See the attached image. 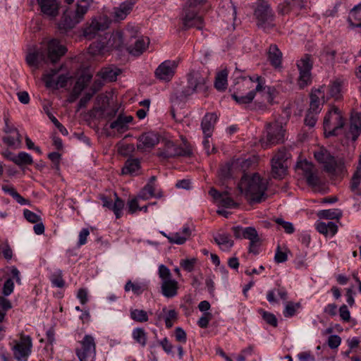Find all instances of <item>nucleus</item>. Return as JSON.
Returning a JSON list of instances; mask_svg holds the SVG:
<instances>
[{"mask_svg":"<svg viewBox=\"0 0 361 361\" xmlns=\"http://www.w3.org/2000/svg\"><path fill=\"white\" fill-rule=\"evenodd\" d=\"M88 51L92 56L104 55L108 53L105 42L100 41L92 43L89 47Z\"/></svg>","mask_w":361,"mask_h":361,"instance_id":"44","label":"nucleus"},{"mask_svg":"<svg viewBox=\"0 0 361 361\" xmlns=\"http://www.w3.org/2000/svg\"><path fill=\"white\" fill-rule=\"evenodd\" d=\"M344 80L341 78H336L329 83L328 86H321L319 88H324V95L326 100L333 98L335 100L342 97Z\"/></svg>","mask_w":361,"mask_h":361,"instance_id":"19","label":"nucleus"},{"mask_svg":"<svg viewBox=\"0 0 361 361\" xmlns=\"http://www.w3.org/2000/svg\"><path fill=\"white\" fill-rule=\"evenodd\" d=\"M264 88V79L259 75L237 78L233 87L232 98L239 104L251 103L257 92Z\"/></svg>","mask_w":361,"mask_h":361,"instance_id":"1","label":"nucleus"},{"mask_svg":"<svg viewBox=\"0 0 361 361\" xmlns=\"http://www.w3.org/2000/svg\"><path fill=\"white\" fill-rule=\"evenodd\" d=\"M110 21L106 17H99L92 20L91 23L84 29V36L89 39L94 38L99 31L107 29Z\"/></svg>","mask_w":361,"mask_h":361,"instance_id":"17","label":"nucleus"},{"mask_svg":"<svg viewBox=\"0 0 361 361\" xmlns=\"http://www.w3.org/2000/svg\"><path fill=\"white\" fill-rule=\"evenodd\" d=\"M42 13L50 18L59 14V5L56 0H37Z\"/></svg>","mask_w":361,"mask_h":361,"instance_id":"24","label":"nucleus"},{"mask_svg":"<svg viewBox=\"0 0 361 361\" xmlns=\"http://www.w3.org/2000/svg\"><path fill=\"white\" fill-rule=\"evenodd\" d=\"M66 51L63 45H61L57 39H53L47 42H43L40 51L29 53L26 56V61L30 66L38 68L48 61L56 63L66 54Z\"/></svg>","mask_w":361,"mask_h":361,"instance_id":"2","label":"nucleus"},{"mask_svg":"<svg viewBox=\"0 0 361 361\" xmlns=\"http://www.w3.org/2000/svg\"><path fill=\"white\" fill-rule=\"evenodd\" d=\"M195 263L196 259L192 258L182 259L180 262V264L184 270L190 272L194 269Z\"/></svg>","mask_w":361,"mask_h":361,"instance_id":"63","label":"nucleus"},{"mask_svg":"<svg viewBox=\"0 0 361 361\" xmlns=\"http://www.w3.org/2000/svg\"><path fill=\"white\" fill-rule=\"evenodd\" d=\"M326 99L324 95V88H317L312 90L310 94V104L308 111L319 114Z\"/></svg>","mask_w":361,"mask_h":361,"instance_id":"21","label":"nucleus"},{"mask_svg":"<svg viewBox=\"0 0 361 361\" xmlns=\"http://www.w3.org/2000/svg\"><path fill=\"white\" fill-rule=\"evenodd\" d=\"M286 130L282 123L275 121L267 126L265 134L260 139L261 146L267 149L282 143L285 140Z\"/></svg>","mask_w":361,"mask_h":361,"instance_id":"6","label":"nucleus"},{"mask_svg":"<svg viewBox=\"0 0 361 361\" xmlns=\"http://www.w3.org/2000/svg\"><path fill=\"white\" fill-rule=\"evenodd\" d=\"M207 75L200 71H192L188 76V92L206 96L207 91Z\"/></svg>","mask_w":361,"mask_h":361,"instance_id":"13","label":"nucleus"},{"mask_svg":"<svg viewBox=\"0 0 361 361\" xmlns=\"http://www.w3.org/2000/svg\"><path fill=\"white\" fill-rule=\"evenodd\" d=\"M11 161L18 166L31 165L33 163L31 155L25 152H19L17 156L11 159Z\"/></svg>","mask_w":361,"mask_h":361,"instance_id":"45","label":"nucleus"},{"mask_svg":"<svg viewBox=\"0 0 361 361\" xmlns=\"http://www.w3.org/2000/svg\"><path fill=\"white\" fill-rule=\"evenodd\" d=\"M288 159V154L286 149H279L273 157L271 161H277L279 163L285 164V161Z\"/></svg>","mask_w":361,"mask_h":361,"instance_id":"58","label":"nucleus"},{"mask_svg":"<svg viewBox=\"0 0 361 361\" xmlns=\"http://www.w3.org/2000/svg\"><path fill=\"white\" fill-rule=\"evenodd\" d=\"M250 238H247L250 240L249 245V252L257 255L259 252V248L262 245V239L255 230L254 233L252 234Z\"/></svg>","mask_w":361,"mask_h":361,"instance_id":"43","label":"nucleus"},{"mask_svg":"<svg viewBox=\"0 0 361 361\" xmlns=\"http://www.w3.org/2000/svg\"><path fill=\"white\" fill-rule=\"evenodd\" d=\"M192 153V149L190 145H185L183 149L177 147L173 142L166 140L165 141L164 152L159 155L164 157H172L175 156H190Z\"/></svg>","mask_w":361,"mask_h":361,"instance_id":"20","label":"nucleus"},{"mask_svg":"<svg viewBox=\"0 0 361 361\" xmlns=\"http://www.w3.org/2000/svg\"><path fill=\"white\" fill-rule=\"evenodd\" d=\"M158 274L161 279V293L167 298H172L178 295L179 284L177 281L171 278L170 269L164 264L159 267Z\"/></svg>","mask_w":361,"mask_h":361,"instance_id":"10","label":"nucleus"},{"mask_svg":"<svg viewBox=\"0 0 361 361\" xmlns=\"http://www.w3.org/2000/svg\"><path fill=\"white\" fill-rule=\"evenodd\" d=\"M130 317L133 320L139 323L147 322L149 319L147 312L143 310L131 309Z\"/></svg>","mask_w":361,"mask_h":361,"instance_id":"50","label":"nucleus"},{"mask_svg":"<svg viewBox=\"0 0 361 361\" xmlns=\"http://www.w3.org/2000/svg\"><path fill=\"white\" fill-rule=\"evenodd\" d=\"M140 169V163L137 159H128L122 169L123 174H135Z\"/></svg>","mask_w":361,"mask_h":361,"instance_id":"41","label":"nucleus"},{"mask_svg":"<svg viewBox=\"0 0 361 361\" xmlns=\"http://www.w3.org/2000/svg\"><path fill=\"white\" fill-rule=\"evenodd\" d=\"M13 357L18 361H27L32 353V338L20 333L18 338L14 339L11 343Z\"/></svg>","mask_w":361,"mask_h":361,"instance_id":"9","label":"nucleus"},{"mask_svg":"<svg viewBox=\"0 0 361 361\" xmlns=\"http://www.w3.org/2000/svg\"><path fill=\"white\" fill-rule=\"evenodd\" d=\"M345 121L341 111L336 107L331 108L324 118V130L326 137L336 135L344 126Z\"/></svg>","mask_w":361,"mask_h":361,"instance_id":"7","label":"nucleus"},{"mask_svg":"<svg viewBox=\"0 0 361 361\" xmlns=\"http://www.w3.org/2000/svg\"><path fill=\"white\" fill-rule=\"evenodd\" d=\"M315 159L323 165L324 170L336 176L343 177L347 170L342 159L336 161L324 147H317L314 152Z\"/></svg>","mask_w":361,"mask_h":361,"instance_id":"4","label":"nucleus"},{"mask_svg":"<svg viewBox=\"0 0 361 361\" xmlns=\"http://www.w3.org/2000/svg\"><path fill=\"white\" fill-rule=\"evenodd\" d=\"M286 169L285 164L271 161V173L275 178H282L286 175Z\"/></svg>","mask_w":361,"mask_h":361,"instance_id":"47","label":"nucleus"},{"mask_svg":"<svg viewBox=\"0 0 361 361\" xmlns=\"http://www.w3.org/2000/svg\"><path fill=\"white\" fill-rule=\"evenodd\" d=\"M216 244L220 247L222 250H229L233 245V240L231 236L227 233H219L214 238Z\"/></svg>","mask_w":361,"mask_h":361,"instance_id":"36","label":"nucleus"},{"mask_svg":"<svg viewBox=\"0 0 361 361\" xmlns=\"http://www.w3.org/2000/svg\"><path fill=\"white\" fill-rule=\"evenodd\" d=\"M348 20L351 26L361 27V3L351 9Z\"/></svg>","mask_w":361,"mask_h":361,"instance_id":"38","label":"nucleus"},{"mask_svg":"<svg viewBox=\"0 0 361 361\" xmlns=\"http://www.w3.org/2000/svg\"><path fill=\"white\" fill-rule=\"evenodd\" d=\"M361 181V171L356 170L353 175L350 181V188L353 192L357 190Z\"/></svg>","mask_w":361,"mask_h":361,"instance_id":"60","label":"nucleus"},{"mask_svg":"<svg viewBox=\"0 0 361 361\" xmlns=\"http://www.w3.org/2000/svg\"><path fill=\"white\" fill-rule=\"evenodd\" d=\"M256 229L254 227L243 228L240 226H233L231 228L234 237L237 239H247L252 237V234Z\"/></svg>","mask_w":361,"mask_h":361,"instance_id":"37","label":"nucleus"},{"mask_svg":"<svg viewBox=\"0 0 361 361\" xmlns=\"http://www.w3.org/2000/svg\"><path fill=\"white\" fill-rule=\"evenodd\" d=\"M71 77L68 75H59L56 80H51L49 78H47V87L52 89L62 88L66 86Z\"/></svg>","mask_w":361,"mask_h":361,"instance_id":"39","label":"nucleus"},{"mask_svg":"<svg viewBox=\"0 0 361 361\" xmlns=\"http://www.w3.org/2000/svg\"><path fill=\"white\" fill-rule=\"evenodd\" d=\"M208 3V0H188L184 7L202 11V7Z\"/></svg>","mask_w":361,"mask_h":361,"instance_id":"57","label":"nucleus"},{"mask_svg":"<svg viewBox=\"0 0 361 361\" xmlns=\"http://www.w3.org/2000/svg\"><path fill=\"white\" fill-rule=\"evenodd\" d=\"M336 51L331 47H325L321 54V60L326 63L333 62L336 56Z\"/></svg>","mask_w":361,"mask_h":361,"instance_id":"55","label":"nucleus"},{"mask_svg":"<svg viewBox=\"0 0 361 361\" xmlns=\"http://www.w3.org/2000/svg\"><path fill=\"white\" fill-rule=\"evenodd\" d=\"M238 189L247 201L259 203L267 198V181L258 173L244 174L238 183Z\"/></svg>","mask_w":361,"mask_h":361,"instance_id":"3","label":"nucleus"},{"mask_svg":"<svg viewBox=\"0 0 361 361\" xmlns=\"http://www.w3.org/2000/svg\"><path fill=\"white\" fill-rule=\"evenodd\" d=\"M300 303H294L293 302H288L286 303L284 310L283 315L285 317H293L297 310L300 309Z\"/></svg>","mask_w":361,"mask_h":361,"instance_id":"56","label":"nucleus"},{"mask_svg":"<svg viewBox=\"0 0 361 361\" xmlns=\"http://www.w3.org/2000/svg\"><path fill=\"white\" fill-rule=\"evenodd\" d=\"M258 162V159L255 156H250L247 159H238L232 163L233 169L240 168L241 171L245 172L250 169H254Z\"/></svg>","mask_w":361,"mask_h":361,"instance_id":"28","label":"nucleus"},{"mask_svg":"<svg viewBox=\"0 0 361 361\" xmlns=\"http://www.w3.org/2000/svg\"><path fill=\"white\" fill-rule=\"evenodd\" d=\"M132 337L142 347H145L147 341V333L142 328H135L133 330Z\"/></svg>","mask_w":361,"mask_h":361,"instance_id":"46","label":"nucleus"},{"mask_svg":"<svg viewBox=\"0 0 361 361\" xmlns=\"http://www.w3.org/2000/svg\"><path fill=\"white\" fill-rule=\"evenodd\" d=\"M167 239L169 243L178 245H182L185 243L187 239L190 235V231L188 227H184L180 231L173 233L169 235H166L164 233H161Z\"/></svg>","mask_w":361,"mask_h":361,"instance_id":"27","label":"nucleus"},{"mask_svg":"<svg viewBox=\"0 0 361 361\" xmlns=\"http://www.w3.org/2000/svg\"><path fill=\"white\" fill-rule=\"evenodd\" d=\"M315 228L319 233L323 234L326 237H332L338 231L337 225L332 221H329L327 223L318 221L315 224Z\"/></svg>","mask_w":361,"mask_h":361,"instance_id":"29","label":"nucleus"},{"mask_svg":"<svg viewBox=\"0 0 361 361\" xmlns=\"http://www.w3.org/2000/svg\"><path fill=\"white\" fill-rule=\"evenodd\" d=\"M156 177L152 176L149 183L141 190L138 197L143 200H147L152 197H161L162 192L159 191L156 192L155 182Z\"/></svg>","mask_w":361,"mask_h":361,"instance_id":"25","label":"nucleus"},{"mask_svg":"<svg viewBox=\"0 0 361 361\" xmlns=\"http://www.w3.org/2000/svg\"><path fill=\"white\" fill-rule=\"evenodd\" d=\"M228 73L227 69H224L217 73L215 79L214 86L218 90L222 91L226 89L228 85Z\"/></svg>","mask_w":361,"mask_h":361,"instance_id":"42","label":"nucleus"},{"mask_svg":"<svg viewBox=\"0 0 361 361\" xmlns=\"http://www.w3.org/2000/svg\"><path fill=\"white\" fill-rule=\"evenodd\" d=\"M258 312L262 315L264 321L269 325L276 327L278 324L277 319L276 316L269 312H267L262 309L258 310Z\"/></svg>","mask_w":361,"mask_h":361,"instance_id":"54","label":"nucleus"},{"mask_svg":"<svg viewBox=\"0 0 361 361\" xmlns=\"http://www.w3.org/2000/svg\"><path fill=\"white\" fill-rule=\"evenodd\" d=\"M126 292L132 291L135 295L142 294L145 290V286L143 283L140 282H133L129 280L125 285L124 287Z\"/></svg>","mask_w":361,"mask_h":361,"instance_id":"48","label":"nucleus"},{"mask_svg":"<svg viewBox=\"0 0 361 361\" xmlns=\"http://www.w3.org/2000/svg\"><path fill=\"white\" fill-rule=\"evenodd\" d=\"M51 281L52 284L56 287H58V288L63 287L65 283L62 278L61 271H59L54 273V274H52L51 276Z\"/></svg>","mask_w":361,"mask_h":361,"instance_id":"59","label":"nucleus"},{"mask_svg":"<svg viewBox=\"0 0 361 361\" xmlns=\"http://www.w3.org/2000/svg\"><path fill=\"white\" fill-rule=\"evenodd\" d=\"M23 215L27 221L32 224L38 223L41 221V218L39 215L29 209H25L23 212Z\"/></svg>","mask_w":361,"mask_h":361,"instance_id":"62","label":"nucleus"},{"mask_svg":"<svg viewBox=\"0 0 361 361\" xmlns=\"http://www.w3.org/2000/svg\"><path fill=\"white\" fill-rule=\"evenodd\" d=\"M14 283L11 279H7L3 286L2 293L5 296L11 295L13 292Z\"/></svg>","mask_w":361,"mask_h":361,"instance_id":"64","label":"nucleus"},{"mask_svg":"<svg viewBox=\"0 0 361 361\" xmlns=\"http://www.w3.org/2000/svg\"><path fill=\"white\" fill-rule=\"evenodd\" d=\"M137 0H126L114 7L112 13V17L115 21L119 22L124 20L132 11Z\"/></svg>","mask_w":361,"mask_h":361,"instance_id":"22","label":"nucleus"},{"mask_svg":"<svg viewBox=\"0 0 361 361\" xmlns=\"http://www.w3.org/2000/svg\"><path fill=\"white\" fill-rule=\"evenodd\" d=\"M217 120L218 115L216 113H207L204 116L201 122V128L204 136L212 137Z\"/></svg>","mask_w":361,"mask_h":361,"instance_id":"23","label":"nucleus"},{"mask_svg":"<svg viewBox=\"0 0 361 361\" xmlns=\"http://www.w3.org/2000/svg\"><path fill=\"white\" fill-rule=\"evenodd\" d=\"M137 148L142 152H148L153 149L160 141L159 135L154 132L142 134L137 140Z\"/></svg>","mask_w":361,"mask_h":361,"instance_id":"18","label":"nucleus"},{"mask_svg":"<svg viewBox=\"0 0 361 361\" xmlns=\"http://www.w3.org/2000/svg\"><path fill=\"white\" fill-rule=\"evenodd\" d=\"M341 319L344 322H349L350 320V312L348 306L345 304L342 305L338 310Z\"/></svg>","mask_w":361,"mask_h":361,"instance_id":"61","label":"nucleus"},{"mask_svg":"<svg viewBox=\"0 0 361 361\" xmlns=\"http://www.w3.org/2000/svg\"><path fill=\"white\" fill-rule=\"evenodd\" d=\"M133 120L131 116L120 115L114 121L111 122L109 128L117 133H123L128 130V124Z\"/></svg>","mask_w":361,"mask_h":361,"instance_id":"26","label":"nucleus"},{"mask_svg":"<svg viewBox=\"0 0 361 361\" xmlns=\"http://www.w3.org/2000/svg\"><path fill=\"white\" fill-rule=\"evenodd\" d=\"M75 353L80 361H94L96 357L95 338L90 334L85 335L78 341Z\"/></svg>","mask_w":361,"mask_h":361,"instance_id":"12","label":"nucleus"},{"mask_svg":"<svg viewBox=\"0 0 361 361\" xmlns=\"http://www.w3.org/2000/svg\"><path fill=\"white\" fill-rule=\"evenodd\" d=\"M349 134L352 139L355 140L361 134V114L353 113L350 118Z\"/></svg>","mask_w":361,"mask_h":361,"instance_id":"30","label":"nucleus"},{"mask_svg":"<svg viewBox=\"0 0 361 361\" xmlns=\"http://www.w3.org/2000/svg\"><path fill=\"white\" fill-rule=\"evenodd\" d=\"M120 70L119 69H113L111 68H103L102 69L99 73V75L104 80H106V81H114L116 80V77L117 75H119L120 73Z\"/></svg>","mask_w":361,"mask_h":361,"instance_id":"49","label":"nucleus"},{"mask_svg":"<svg viewBox=\"0 0 361 361\" xmlns=\"http://www.w3.org/2000/svg\"><path fill=\"white\" fill-rule=\"evenodd\" d=\"M149 44V39L142 37L137 39L133 46L128 47V51L133 56H140L147 49Z\"/></svg>","mask_w":361,"mask_h":361,"instance_id":"32","label":"nucleus"},{"mask_svg":"<svg viewBox=\"0 0 361 361\" xmlns=\"http://www.w3.org/2000/svg\"><path fill=\"white\" fill-rule=\"evenodd\" d=\"M254 16L259 27L267 29L274 26V14L265 0H257Z\"/></svg>","mask_w":361,"mask_h":361,"instance_id":"11","label":"nucleus"},{"mask_svg":"<svg viewBox=\"0 0 361 361\" xmlns=\"http://www.w3.org/2000/svg\"><path fill=\"white\" fill-rule=\"evenodd\" d=\"M178 62L174 60H166L161 63L155 71V75L161 80L169 81L173 77Z\"/></svg>","mask_w":361,"mask_h":361,"instance_id":"16","label":"nucleus"},{"mask_svg":"<svg viewBox=\"0 0 361 361\" xmlns=\"http://www.w3.org/2000/svg\"><path fill=\"white\" fill-rule=\"evenodd\" d=\"M277 297L283 300H287L288 293L284 287L278 286L267 293V299L271 304L278 302Z\"/></svg>","mask_w":361,"mask_h":361,"instance_id":"31","label":"nucleus"},{"mask_svg":"<svg viewBox=\"0 0 361 361\" xmlns=\"http://www.w3.org/2000/svg\"><path fill=\"white\" fill-rule=\"evenodd\" d=\"M3 141L8 147L14 149L19 148L21 145V136L18 130H14L13 134L8 135L3 137Z\"/></svg>","mask_w":361,"mask_h":361,"instance_id":"40","label":"nucleus"},{"mask_svg":"<svg viewBox=\"0 0 361 361\" xmlns=\"http://www.w3.org/2000/svg\"><path fill=\"white\" fill-rule=\"evenodd\" d=\"M114 200L112 204L111 210L114 212L116 219H120L122 216V210L124 208V202L122 200L116 192L114 193Z\"/></svg>","mask_w":361,"mask_h":361,"instance_id":"52","label":"nucleus"},{"mask_svg":"<svg viewBox=\"0 0 361 361\" xmlns=\"http://www.w3.org/2000/svg\"><path fill=\"white\" fill-rule=\"evenodd\" d=\"M123 43V39L121 32L116 31L109 36L108 40L105 43V45L107 48L108 52H109L114 49H118L121 47Z\"/></svg>","mask_w":361,"mask_h":361,"instance_id":"33","label":"nucleus"},{"mask_svg":"<svg viewBox=\"0 0 361 361\" xmlns=\"http://www.w3.org/2000/svg\"><path fill=\"white\" fill-rule=\"evenodd\" d=\"M201 11L192 9L187 7L183 8L182 22L185 28L192 27L198 29L202 28L203 25V18L200 15Z\"/></svg>","mask_w":361,"mask_h":361,"instance_id":"15","label":"nucleus"},{"mask_svg":"<svg viewBox=\"0 0 361 361\" xmlns=\"http://www.w3.org/2000/svg\"><path fill=\"white\" fill-rule=\"evenodd\" d=\"M268 59L274 67L279 68L281 66L282 61V53L276 45H270L268 51Z\"/></svg>","mask_w":361,"mask_h":361,"instance_id":"35","label":"nucleus"},{"mask_svg":"<svg viewBox=\"0 0 361 361\" xmlns=\"http://www.w3.org/2000/svg\"><path fill=\"white\" fill-rule=\"evenodd\" d=\"M159 319H163L167 329H171L178 319V313L174 309H162V314L159 315Z\"/></svg>","mask_w":361,"mask_h":361,"instance_id":"34","label":"nucleus"},{"mask_svg":"<svg viewBox=\"0 0 361 361\" xmlns=\"http://www.w3.org/2000/svg\"><path fill=\"white\" fill-rule=\"evenodd\" d=\"M297 67L299 70L300 75L298 84L300 88L302 89L311 83V70L312 63L309 55L303 56L297 62Z\"/></svg>","mask_w":361,"mask_h":361,"instance_id":"14","label":"nucleus"},{"mask_svg":"<svg viewBox=\"0 0 361 361\" xmlns=\"http://www.w3.org/2000/svg\"><path fill=\"white\" fill-rule=\"evenodd\" d=\"M317 216L322 219H334L341 217V212L338 209H324L319 211Z\"/></svg>","mask_w":361,"mask_h":361,"instance_id":"53","label":"nucleus"},{"mask_svg":"<svg viewBox=\"0 0 361 361\" xmlns=\"http://www.w3.org/2000/svg\"><path fill=\"white\" fill-rule=\"evenodd\" d=\"M86 14V8L79 6H70L63 13L59 23V28L63 30H68L73 28L80 23Z\"/></svg>","mask_w":361,"mask_h":361,"instance_id":"8","label":"nucleus"},{"mask_svg":"<svg viewBox=\"0 0 361 361\" xmlns=\"http://www.w3.org/2000/svg\"><path fill=\"white\" fill-rule=\"evenodd\" d=\"M295 171L298 176L305 179L308 185L317 190L324 183V178L315 166L306 159L299 160L295 165Z\"/></svg>","mask_w":361,"mask_h":361,"instance_id":"5","label":"nucleus"},{"mask_svg":"<svg viewBox=\"0 0 361 361\" xmlns=\"http://www.w3.org/2000/svg\"><path fill=\"white\" fill-rule=\"evenodd\" d=\"M91 75L89 74H85L80 77L74 87H73V92L74 93L79 94L81 91L87 85V84L90 82L91 80Z\"/></svg>","mask_w":361,"mask_h":361,"instance_id":"51","label":"nucleus"}]
</instances>
